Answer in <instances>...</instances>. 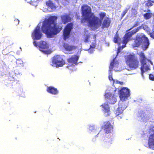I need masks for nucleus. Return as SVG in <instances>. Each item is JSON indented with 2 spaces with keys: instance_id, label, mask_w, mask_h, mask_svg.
<instances>
[{
  "instance_id": "obj_1",
  "label": "nucleus",
  "mask_w": 154,
  "mask_h": 154,
  "mask_svg": "<svg viewBox=\"0 0 154 154\" xmlns=\"http://www.w3.org/2000/svg\"><path fill=\"white\" fill-rule=\"evenodd\" d=\"M57 19L56 17L51 16L48 19L46 18L43 23L42 30L46 34L48 38L53 37L54 35L58 33L61 29L62 26V24H60L59 26L55 24V21Z\"/></svg>"
},
{
  "instance_id": "obj_2",
  "label": "nucleus",
  "mask_w": 154,
  "mask_h": 154,
  "mask_svg": "<svg viewBox=\"0 0 154 154\" xmlns=\"http://www.w3.org/2000/svg\"><path fill=\"white\" fill-rule=\"evenodd\" d=\"M82 14L84 18L82 20V23L88 21L89 26L93 30L96 29L101 26V21L98 18L91 13V8L89 6L84 5L82 8Z\"/></svg>"
},
{
  "instance_id": "obj_3",
  "label": "nucleus",
  "mask_w": 154,
  "mask_h": 154,
  "mask_svg": "<svg viewBox=\"0 0 154 154\" xmlns=\"http://www.w3.org/2000/svg\"><path fill=\"white\" fill-rule=\"evenodd\" d=\"M149 43V40L142 33L138 34L135 41L134 47H138L142 45V47L144 50H146L148 47Z\"/></svg>"
},
{
  "instance_id": "obj_4",
  "label": "nucleus",
  "mask_w": 154,
  "mask_h": 154,
  "mask_svg": "<svg viewBox=\"0 0 154 154\" xmlns=\"http://www.w3.org/2000/svg\"><path fill=\"white\" fill-rule=\"evenodd\" d=\"M129 90L125 88H123L120 91L119 97L121 100L119 103V107L123 111L127 107L125 100L130 96Z\"/></svg>"
},
{
  "instance_id": "obj_5",
  "label": "nucleus",
  "mask_w": 154,
  "mask_h": 154,
  "mask_svg": "<svg viewBox=\"0 0 154 154\" xmlns=\"http://www.w3.org/2000/svg\"><path fill=\"white\" fill-rule=\"evenodd\" d=\"M138 54L140 57L139 58L141 63V70L142 73L150 70L149 63L152 65L151 62L146 59L143 53L139 52L138 53Z\"/></svg>"
},
{
  "instance_id": "obj_6",
  "label": "nucleus",
  "mask_w": 154,
  "mask_h": 154,
  "mask_svg": "<svg viewBox=\"0 0 154 154\" xmlns=\"http://www.w3.org/2000/svg\"><path fill=\"white\" fill-rule=\"evenodd\" d=\"M126 62L129 69L128 70L135 69L138 66V62L137 58L133 55H130L127 56L126 58Z\"/></svg>"
},
{
  "instance_id": "obj_7",
  "label": "nucleus",
  "mask_w": 154,
  "mask_h": 154,
  "mask_svg": "<svg viewBox=\"0 0 154 154\" xmlns=\"http://www.w3.org/2000/svg\"><path fill=\"white\" fill-rule=\"evenodd\" d=\"M139 28L137 27L136 29L133 30L132 32H129L125 35L123 40L122 42L123 44V45L122 47L120 46L118 48L117 56L118 55L119 53L120 52V51L125 47L126 44L129 41L132 35L137 32L139 30Z\"/></svg>"
},
{
  "instance_id": "obj_8",
  "label": "nucleus",
  "mask_w": 154,
  "mask_h": 154,
  "mask_svg": "<svg viewBox=\"0 0 154 154\" xmlns=\"http://www.w3.org/2000/svg\"><path fill=\"white\" fill-rule=\"evenodd\" d=\"M118 63L117 61H116L115 59H114L113 60V61L111 62L110 65V66L109 67V80L111 81L112 80L114 84V83H119L121 85H122L123 84V82H120L118 80L115 81L112 78V70L114 68V70H117V69H116L115 67H118Z\"/></svg>"
},
{
  "instance_id": "obj_9",
  "label": "nucleus",
  "mask_w": 154,
  "mask_h": 154,
  "mask_svg": "<svg viewBox=\"0 0 154 154\" xmlns=\"http://www.w3.org/2000/svg\"><path fill=\"white\" fill-rule=\"evenodd\" d=\"M33 45L35 46H37L39 48V50L45 54H48L49 51L48 50L49 48V45L48 43L46 41H41L38 44L36 42L34 41L33 43Z\"/></svg>"
},
{
  "instance_id": "obj_10",
  "label": "nucleus",
  "mask_w": 154,
  "mask_h": 154,
  "mask_svg": "<svg viewBox=\"0 0 154 154\" xmlns=\"http://www.w3.org/2000/svg\"><path fill=\"white\" fill-rule=\"evenodd\" d=\"M65 64V62L59 55L55 56L51 64L52 66L56 67L62 66Z\"/></svg>"
},
{
  "instance_id": "obj_11",
  "label": "nucleus",
  "mask_w": 154,
  "mask_h": 154,
  "mask_svg": "<svg viewBox=\"0 0 154 154\" xmlns=\"http://www.w3.org/2000/svg\"><path fill=\"white\" fill-rule=\"evenodd\" d=\"M149 133L150 135L148 138V144L145 146L154 149V127L150 129Z\"/></svg>"
},
{
  "instance_id": "obj_12",
  "label": "nucleus",
  "mask_w": 154,
  "mask_h": 154,
  "mask_svg": "<svg viewBox=\"0 0 154 154\" xmlns=\"http://www.w3.org/2000/svg\"><path fill=\"white\" fill-rule=\"evenodd\" d=\"M41 26V23H39L32 34V38L34 40H39L42 37V33L40 30Z\"/></svg>"
},
{
  "instance_id": "obj_13",
  "label": "nucleus",
  "mask_w": 154,
  "mask_h": 154,
  "mask_svg": "<svg viewBox=\"0 0 154 154\" xmlns=\"http://www.w3.org/2000/svg\"><path fill=\"white\" fill-rule=\"evenodd\" d=\"M73 24L70 23L68 24L65 28L63 31V39L65 41L68 38L70 31L72 28Z\"/></svg>"
},
{
  "instance_id": "obj_14",
  "label": "nucleus",
  "mask_w": 154,
  "mask_h": 154,
  "mask_svg": "<svg viewBox=\"0 0 154 154\" xmlns=\"http://www.w3.org/2000/svg\"><path fill=\"white\" fill-rule=\"evenodd\" d=\"M105 96V98L108 99V102L110 103L114 104L116 101V99L114 95L108 92L107 91H106Z\"/></svg>"
},
{
  "instance_id": "obj_15",
  "label": "nucleus",
  "mask_w": 154,
  "mask_h": 154,
  "mask_svg": "<svg viewBox=\"0 0 154 154\" xmlns=\"http://www.w3.org/2000/svg\"><path fill=\"white\" fill-rule=\"evenodd\" d=\"M72 17L73 16H72L71 14H68L65 13L61 16V20L63 23L66 24L67 23L70 21Z\"/></svg>"
},
{
  "instance_id": "obj_16",
  "label": "nucleus",
  "mask_w": 154,
  "mask_h": 154,
  "mask_svg": "<svg viewBox=\"0 0 154 154\" xmlns=\"http://www.w3.org/2000/svg\"><path fill=\"white\" fill-rule=\"evenodd\" d=\"M104 128L106 133H109L112 129V126L109 122H105L104 124Z\"/></svg>"
},
{
  "instance_id": "obj_17",
  "label": "nucleus",
  "mask_w": 154,
  "mask_h": 154,
  "mask_svg": "<svg viewBox=\"0 0 154 154\" xmlns=\"http://www.w3.org/2000/svg\"><path fill=\"white\" fill-rule=\"evenodd\" d=\"M79 57L76 56H73L68 60V61L71 65H76Z\"/></svg>"
},
{
  "instance_id": "obj_18",
  "label": "nucleus",
  "mask_w": 154,
  "mask_h": 154,
  "mask_svg": "<svg viewBox=\"0 0 154 154\" xmlns=\"http://www.w3.org/2000/svg\"><path fill=\"white\" fill-rule=\"evenodd\" d=\"M106 19H104L102 23V27L103 28L108 27L110 24V21L109 17H106Z\"/></svg>"
},
{
  "instance_id": "obj_19",
  "label": "nucleus",
  "mask_w": 154,
  "mask_h": 154,
  "mask_svg": "<svg viewBox=\"0 0 154 154\" xmlns=\"http://www.w3.org/2000/svg\"><path fill=\"white\" fill-rule=\"evenodd\" d=\"M46 5L48 8H50L52 11L55 10L57 8L55 5L50 0L46 2Z\"/></svg>"
},
{
  "instance_id": "obj_20",
  "label": "nucleus",
  "mask_w": 154,
  "mask_h": 154,
  "mask_svg": "<svg viewBox=\"0 0 154 154\" xmlns=\"http://www.w3.org/2000/svg\"><path fill=\"white\" fill-rule=\"evenodd\" d=\"M47 91L48 92L53 94H56L58 93V91L57 89L52 87L48 88Z\"/></svg>"
},
{
  "instance_id": "obj_21",
  "label": "nucleus",
  "mask_w": 154,
  "mask_h": 154,
  "mask_svg": "<svg viewBox=\"0 0 154 154\" xmlns=\"http://www.w3.org/2000/svg\"><path fill=\"white\" fill-rule=\"evenodd\" d=\"M101 106H102V110L105 112H108L109 111V108L107 102L105 103Z\"/></svg>"
},
{
  "instance_id": "obj_22",
  "label": "nucleus",
  "mask_w": 154,
  "mask_h": 154,
  "mask_svg": "<svg viewBox=\"0 0 154 154\" xmlns=\"http://www.w3.org/2000/svg\"><path fill=\"white\" fill-rule=\"evenodd\" d=\"M140 117L142 121L145 122L149 120L151 117L150 115L143 114L140 116Z\"/></svg>"
},
{
  "instance_id": "obj_23",
  "label": "nucleus",
  "mask_w": 154,
  "mask_h": 154,
  "mask_svg": "<svg viewBox=\"0 0 154 154\" xmlns=\"http://www.w3.org/2000/svg\"><path fill=\"white\" fill-rule=\"evenodd\" d=\"M64 47L66 51H71L75 49L76 47L74 46H71L67 44H65Z\"/></svg>"
},
{
  "instance_id": "obj_24",
  "label": "nucleus",
  "mask_w": 154,
  "mask_h": 154,
  "mask_svg": "<svg viewBox=\"0 0 154 154\" xmlns=\"http://www.w3.org/2000/svg\"><path fill=\"white\" fill-rule=\"evenodd\" d=\"M123 111V110L119 107L117 108V109L114 112L116 115H118L122 114Z\"/></svg>"
},
{
  "instance_id": "obj_25",
  "label": "nucleus",
  "mask_w": 154,
  "mask_h": 154,
  "mask_svg": "<svg viewBox=\"0 0 154 154\" xmlns=\"http://www.w3.org/2000/svg\"><path fill=\"white\" fill-rule=\"evenodd\" d=\"M101 20H102L103 18L106 19V17H109L104 12H101L99 14Z\"/></svg>"
},
{
  "instance_id": "obj_26",
  "label": "nucleus",
  "mask_w": 154,
  "mask_h": 154,
  "mask_svg": "<svg viewBox=\"0 0 154 154\" xmlns=\"http://www.w3.org/2000/svg\"><path fill=\"white\" fill-rule=\"evenodd\" d=\"M152 15L151 13H147L143 15V17L146 19H149L150 18Z\"/></svg>"
},
{
  "instance_id": "obj_27",
  "label": "nucleus",
  "mask_w": 154,
  "mask_h": 154,
  "mask_svg": "<svg viewBox=\"0 0 154 154\" xmlns=\"http://www.w3.org/2000/svg\"><path fill=\"white\" fill-rule=\"evenodd\" d=\"M99 129V127L96 126H90L89 128V130L91 131H93L94 130H95V131H97Z\"/></svg>"
},
{
  "instance_id": "obj_28",
  "label": "nucleus",
  "mask_w": 154,
  "mask_h": 154,
  "mask_svg": "<svg viewBox=\"0 0 154 154\" xmlns=\"http://www.w3.org/2000/svg\"><path fill=\"white\" fill-rule=\"evenodd\" d=\"M85 42H87L88 41V39L89 37V35L88 33V31L86 29L85 30Z\"/></svg>"
},
{
  "instance_id": "obj_29",
  "label": "nucleus",
  "mask_w": 154,
  "mask_h": 154,
  "mask_svg": "<svg viewBox=\"0 0 154 154\" xmlns=\"http://www.w3.org/2000/svg\"><path fill=\"white\" fill-rule=\"evenodd\" d=\"M152 3H154V1L153 0H148L146 5L148 6H150L152 5Z\"/></svg>"
},
{
  "instance_id": "obj_30",
  "label": "nucleus",
  "mask_w": 154,
  "mask_h": 154,
  "mask_svg": "<svg viewBox=\"0 0 154 154\" xmlns=\"http://www.w3.org/2000/svg\"><path fill=\"white\" fill-rule=\"evenodd\" d=\"M95 46L94 45H90V48L88 49V51L90 53H93L94 49V48H95Z\"/></svg>"
},
{
  "instance_id": "obj_31",
  "label": "nucleus",
  "mask_w": 154,
  "mask_h": 154,
  "mask_svg": "<svg viewBox=\"0 0 154 154\" xmlns=\"http://www.w3.org/2000/svg\"><path fill=\"white\" fill-rule=\"evenodd\" d=\"M119 37L118 36V35L116 34L114 38V42L115 43H118V42L119 41Z\"/></svg>"
},
{
  "instance_id": "obj_32",
  "label": "nucleus",
  "mask_w": 154,
  "mask_h": 154,
  "mask_svg": "<svg viewBox=\"0 0 154 154\" xmlns=\"http://www.w3.org/2000/svg\"><path fill=\"white\" fill-rule=\"evenodd\" d=\"M17 64L19 66H21L23 65V61L20 59L17 60L16 61Z\"/></svg>"
},
{
  "instance_id": "obj_33",
  "label": "nucleus",
  "mask_w": 154,
  "mask_h": 154,
  "mask_svg": "<svg viewBox=\"0 0 154 154\" xmlns=\"http://www.w3.org/2000/svg\"><path fill=\"white\" fill-rule=\"evenodd\" d=\"M30 4L34 6H36L37 5L38 3L37 1L33 2L32 1H30L29 2Z\"/></svg>"
},
{
  "instance_id": "obj_34",
  "label": "nucleus",
  "mask_w": 154,
  "mask_h": 154,
  "mask_svg": "<svg viewBox=\"0 0 154 154\" xmlns=\"http://www.w3.org/2000/svg\"><path fill=\"white\" fill-rule=\"evenodd\" d=\"M131 11L132 15H135L137 14V10L134 8H132L131 10Z\"/></svg>"
},
{
  "instance_id": "obj_35",
  "label": "nucleus",
  "mask_w": 154,
  "mask_h": 154,
  "mask_svg": "<svg viewBox=\"0 0 154 154\" xmlns=\"http://www.w3.org/2000/svg\"><path fill=\"white\" fill-rule=\"evenodd\" d=\"M129 7L126 8L125 10L123 11L122 14V17H123L125 15V14L127 13L128 10L129 9Z\"/></svg>"
},
{
  "instance_id": "obj_36",
  "label": "nucleus",
  "mask_w": 154,
  "mask_h": 154,
  "mask_svg": "<svg viewBox=\"0 0 154 154\" xmlns=\"http://www.w3.org/2000/svg\"><path fill=\"white\" fill-rule=\"evenodd\" d=\"M141 28H143L145 30H147L148 29V27L145 24L142 25L141 26Z\"/></svg>"
},
{
  "instance_id": "obj_37",
  "label": "nucleus",
  "mask_w": 154,
  "mask_h": 154,
  "mask_svg": "<svg viewBox=\"0 0 154 154\" xmlns=\"http://www.w3.org/2000/svg\"><path fill=\"white\" fill-rule=\"evenodd\" d=\"M116 117L119 119H120L122 118L123 117L122 114H119L118 115H116Z\"/></svg>"
},
{
  "instance_id": "obj_38",
  "label": "nucleus",
  "mask_w": 154,
  "mask_h": 154,
  "mask_svg": "<svg viewBox=\"0 0 154 154\" xmlns=\"http://www.w3.org/2000/svg\"><path fill=\"white\" fill-rule=\"evenodd\" d=\"M153 29L152 32L150 33V35L151 37L154 39V27Z\"/></svg>"
},
{
  "instance_id": "obj_39",
  "label": "nucleus",
  "mask_w": 154,
  "mask_h": 154,
  "mask_svg": "<svg viewBox=\"0 0 154 154\" xmlns=\"http://www.w3.org/2000/svg\"><path fill=\"white\" fill-rule=\"evenodd\" d=\"M149 79L152 80H154V76L152 75H150L149 76Z\"/></svg>"
},
{
  "instance_id": "obj_40",
  "label": "nucleus",
  "mask_w": 154,
  "mask_h": 154,
  "mask_svg": "<svg viewBox=\"0 0 154 154\" xmlns=\"http://www.w3.org/2000/svg\"><path fill=\"white\" fill-rule=\"evenodd\" d=\"M138 26V24H137V23L135 24H134V26H133V28L134 27L136 26Z\"/></svg>"
},
{
  "instance_id": "obj_41",
  "label": "nucleus",
  "mask_w": 154,
  "mask_h": 154,
  "mask_svg": "<svg viewBox=\"0 0 154 154\" xmlns=\"http://www.w3.org/2000/svg\"><path fill=\"white\" fill-rule=\"evenodd\" d=\"M15 21H17L18 22V23L17 24H19V20L18 19H16L15 20Z\"/></svg>"
},
{
  "instance_id": "obj_42",
  "label": "nucleus",
  "mask_w": 154,
  "mask_h": 154,
  "mask_svg": "<svg viewBox=\"0 0 154 154\" xmlns=\"http://www.w3.org/2000/svg\"><path fill=\"white\" fill-rule=\"evenodd\" d=\"M69 66H67V67L68 68H69Z\"/></svg>"
},
{
  "instance_id": "obj_43",
  "label": "nucleus",
  "mask_w": 154,
  "mask_h": 154,
  "mask_svg": "<svg viewBox=\"0 0 154 154\" xmlns=\"http://www.w3.org/2000/svg\"><path fill=\"white\" fill-rule=\"evenodd\" d=\"M63 1H67V0H63Z\"/></svg>"
},
{
  "instance_id": "obj_44",
  "label": "nucleus",
  "mask_w": 154,
  "mask_h": 154,
  "mask_svg": "<svg viewBox=\"0 0 154 154\" xmlns=\"http://www.w3.org/2000/svg\"><path fill=\"white\" fill-rule=\"evenodd\" d=\"M119 45H120L119 42Z\"/></svg>"
},
{
  "instance_id": "obj_45",
  "label": "nucleus",
  "mask_w": 154,
  "mask_h": 154,
  "mask_svg": "<svg viewBox=\"0 0 154 154\" xmlns=\"http://www.w3.org/2000/svg\"><path fill=\"white\" fill-rule=\"evenodd\" d=\"M20 49H21V47H20Z\"/></svg>"
},
{
  "instance_id": "obj_46",
  "label": "nucleus",
  "mask_w": 154,
  "mask_h": 154,
  "mask_svg": "<svg viewBox=\"0 0 154 154\" xmlns=\"http://www.w3.org/2000/svg\"><path fill=\"white\" fill-rule=\"evenodd\" d=\"M99 134V133H98V134H97V135H98Z\"/></svg>"
}]
</instances>
